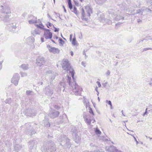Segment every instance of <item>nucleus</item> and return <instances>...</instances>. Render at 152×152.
Segmentation results:
<instances>
[{
	"label": "nucleus",
	"mask_w": 152,
	"mask_h": 152,
	"mask_svg": "<svg viewBox=\"0 0 152 152\" xmlns=\"http://www.w3.org/2000/svg\"><path fill=\"white\" fill-rule=\"evenodd\" d=\"M71 81V78L68 76L67 77V82L70 86V88H72L73 93L75 95H80L82 90V88L76 83L74 78Z\"/></svg>",
	"instance_id": "obj_1"
},
{
	"label": "nucleus",
	"mask_w": 152,
	"mask_h": 152,
	"mask_svg": "<svg viewBox=\"0 0 152 152\" xmlns=\"http://www.w3.org/2000/svg\"><path fill=\"white\" fill-rule=\"evenodd\" d=\"M56 149L54 143L50 140L41 148V151L43 152H56Z\"/></svg>",
	"instance_id": "obj_2"
},
{
	"label": "nucleus",
	"mask_w": 152,
	"mask_h": 152,
	"mask_svg": "<svg viewBox=\"0 0 152 152\" xmlns=\"http://www.w3.org/2000/svg\"><path fill=\"white\" fill-rule=\"evenodd\" d=\"M62 68L66 71H69V72L71 74L72 78H74V71L72 68L70 66L67 59H65L62 65Z\"/></svg>",
	"instance_id": "obj_3"
},
{
	"label": "nucleus",
	"mask_w": 152,
	"mask_h": 152,
	"mask_svg": "<svg viewBox=\"0 0 152 152\" xmlns=\"http://www.w3.org/2000/svg\"><path fill=\"white\" fill-rule=\"evenodd\" d=\"M62 138L61 144L63 145L64 147L69 148L71 147V144L70 142V140L65 135H63L61 136Z\"/></svg>",
	"instance_id": "obj_4"
},
{
	"label": "nucleus",
	"mask_w": 152,
	"mask_h": 152,
	"mask_svg": "<svg viewBox=\"0 0 152 152\" xmlns=\"http://www.w3.org/2000/svg\"><path fill=\"white\" fill-rule=\"evenodd\" d=\"M83 117L85 122L88 125L91 124V122L92 121L93 123L95 122V120L93 118L91 119L90 116L88 114H86V113H83Z\"/></svg>",
	"instance_id": "obj_5"
},
{
	"label": "nucleus",
	"mask_w": 152,
	"mask_h": 152,
	"mask_svg": "<svg viewBox=\"0 0 152 152\" xmlns=\"http://www.w3.org/2000/svg\"><path fill=\"white\" fill-rule=\"evenodd\" d=\"M20 79L19 75L18 73L15 74L13 76L11 80V82L13 83L15 86H17L18 84Z\"/></svg>",
	"instance_id": "obj_6"
},
{
	"label": "nucleus",
	"mask_w": 152,
	"mask_h": 152,
	"mask_svg": "<svg viewBox=\"0 0 152 152\" xmlns=\"http://www.w3.org/2000/svg\"><path fill=\"white\" fill-rule=\"evenodd\" d=\"M25 115L30 117H33L36 115L35 111L31 109H27L24 112Z\"/></svg>",
	"instance_id": "obj_7"
},
{
	"label": "nucleus",
	"mask_w": 152,
	"mask_h": 152,
	"mask_svg": "<svg viewBox=\"0 0 152 152\" xmlns=\"http://www.w3.org/2000/svg\"><path fill=\"white\" fill-rule=\"evenodd\" d=\"M72 135L75 142L77 143H79L81 140V138L78 136L77 131L74 130L72 132Z\"/></svg>",
	"instance_id": "obj_8"
},
{
	"label": "nucleus",
	"mask_w": 152,
	"mask_h": 152,
	"mask_svg": "<svg viewBox=\"0 0 152 152\" xmlns=\"http://www.w3.org/2000/svg\"><path fill=\"white\" fill-rule=\"evenodd\" d=\"M47 47L50 52L54 54L59 53L60 50L57 48L52 47L49 45H47Z\"/></svg>",
	"instance_id": "obj_9"
},
{
	"label": "nucleus",
	"mask_w": 152,
	"mask_h": 152,
	"mask_svg": "<svg viewBox=\"0 0 152 152\" xmlns=\"http://www.w3.org/2000/svg\"><path fill=\"white\" fill-rule=\"evenodd\" d=\"M1 7L2 8L1 11L3 13V14H8L11 13L10 9L8 6L1 5Z\"/></svg>",
	"instance_id": "obj_10"
},
{
	"label": "nucleus",
	"mask_w": 152,
	"mask_h": 152,
	"mask_svg": "<svg viewBox=\"0 0 152 152\" xmlns=\"http://www.w3.org/2000/svg\"><path fill=\"white\" fill-rule=\"evenodd\" d=\"M10 15L8 14H4L1 15H0V19L4 22H7L10 20L9 18Z\"/></svg>",
	"instance_id": "obj_11"
},
{
	"label": "nucleus",
	"mask_w": 152,
	"mask_h": 152,
	"mask_svg": "<svg viewBox=\"0 0 152 152\" xmlns=\"http://www.w3.org/2000/svg\"><path fill=\"white\" fill-rule=\"evenodd\" d=\"M44 91L45 94L48 96H50L53 94V90L50 88L49 86L46 87Z\"/></svg>",
	"instance_id": "obj_12"
},
{
	"label": "nucleus",
	"mask_w": 152,
	"mask_h": 152,
	"mask_svg": "<svg viewBox=\"0 0 152 152\" xmlns=\"http://www.w3.org/2000/svg\"><path fill=\"white\" fill-rule=\"evenodd\" d=\"M30 123L26 124L25 125V126H28V125L30 126L29 128L28 129V128H27L26 132L27 134L32 135L34 134L36 132L34 129H31V127L30 126Z\"/></svg>",
	"instance_id": "obj_13"
},
{
	"label": "nucleus",
	"mask_w": 152,
	"mask_h": 152,
	"mask_svg": "<svg viewBox=\"0 0 152 152\" xmlns=\"http://www.w3.org/2000/svg\"><path fill=\"white\" fill-rule=\"evenodd\" d=\"M44 29L45 31L44 32V37L46 39H51L52 37V34L50 31V30L46 29Z\"/></svg>",
	"instance_id": "obj_14"
},
{
	"label": "nucleus",
	"mask_w": 152,
	"mask_h": 152,
	"mask_svg": "<svg viewBox=\"0 0 152 152\" xmlns=\"http://www.w3.org/2000/svg\"><path fill=\"white\" fill-rule=\"evenodd\" d=\"M106 150L109 152H122L116 149V147L113 145L106 147Z\"/></svg>",
	"instance_id": "obj_15"
},
{
	"label": "nucleus",
	"mask_w": 152,
	"mask_h": 152,
	"mask_svg": "<svg viewBox=\"0 0 152 152\" xmlns=\"http://www.w3.org/2000/svg\"><path fill=\"white\" fill-rule=\"evenodd\" d=\"M37 144V141L35 140L30 141L28 143V146L30 149H35Z\"/></svg>",
	"instance_id": "obj_16"
},
{
	"label": "nucleus",
	"mask_w": 152,
	"mask_h": 152,
	"mask_svg": "<svg viewBox=\"0 0 152 152\" xmlns=\"http://www.w3.org/2000/svg\"><path fill=\"white\" fill-rule=\"evenodd\" d=\"M109 12H111V13L110 15H113V18L114 19H115L116 20H119L121 19L124 20V17L123 16H121L120 15H116V14L115 13L113 12H112L111 11Z\"/></svg>",
	"instance_id": "obj_17"
},
{
	"label": "nucleus",
	"mask_w": 152,
	"mask_h": 152,
	"mask_svg": "<svg viewBox=\"0 0 152 152\" xmlns=\"http://www.w3.org/2000/svg\"><path fill=\"white\" fill-rule=\"evenodd\" d=\"M37 64L38 65L41 66L45 63V61L43 58L39 57L36 59Z\"/></svg>",
	"instance_id": "obj_18"
},
{
	"label": "nucleus",
	"mask_w": 152,
	"mask_h": 152,
	"mask_svg": "<svg viewBox=\"0 0 152 152\" xmlns=\"http://www.w3.org/2000/svg\"><path fill=\"white\" fill-rule=\"evenodd\" d=\"M59 114V112L55 110H53L51 113H50L49 115L53 118H54L58 117Z\"/></svg>",
	"instance_id": "obj_19"
},
{
	"label": "nucleus",
	"mask_w": 152,
	"mask_h": 152,
	"mask_svg": "<svg viewBox=\"0 0 152 152\" xmlns=\"http://www.w3.org/2000/svg\"><path fill=\"white\" fill-rule=\"evenodd\" d=\"M121 6H123V7L121 6L122 10H126L128 12V11L129 10V9L131 8V6L128 5L125 3H123L121 5Z\"/></svg>",
	"instance_id": "obj_20"
},
{
	"label": "nucleus",
	"mask_w": 152,
	"mask_h": 152,
	"mask_svg": "<svg viewBox=\"0 0 152 152\" xmlns=\"http://www.w3.org/2000/svg\"><path fill=\"white\" fill-rule=\"evenodd\" d=\"M90 146L91 147V148L92 149V151H91L90 152H99L100 151L98 149V147H97L93 143H91L90 144Z\"/></svg>",
	"instance_id": "obj_21"
},
{
	"label": "nucleus",
	"mask_w": 152,
	"mask_h": 152,
	"mask_svg": "<svg viewBox=\"0 0 152 152\" xmlns=\"http://www.w3.org/2000/svg\"><path fill=\"white\" fill-rule=\"evenodd\" d=\"M31 17L32 18V19L31 20H28V22L30 24L37 23V18L36 17L33 16H31Z\"/></svg>",
	"instance_id": "obj_22"
},
{
	"label": "nucleus",
	"mask_w": 152,
	"mask_h": 152,
	"mask_svg": "<svg viewBox=\"0 0 152 152\" xmlns=\"http://www.w3.org/2000/svg\"><path fill=\"white\" fill-rule=\"evenodd\" d=\"M85 9L88 16H90V14L92 13V10L90 7L89 6H86Z\"/></svg>",
	"instance_id": "obj_23"
},
{
	"label": "nucleus",
	"mask_w": 152,
	"mask_h": 152,
	"mask_svg": "<svg viewBox=\"0 0 152 152\" xmlns=\"http://www.w3.org/2000/svg\"><path fill=\"white\" fill-rule=\"evenodd\" d=\"M22 148V145L18 144H15L14 146V149L16 152H18Z\"/></svg>",
	"instance_id": "obj_24"
},
{
	"label": "nucleus",
	"mask_w": 152,
	"mask_h": 152,
	"mask_svg": "<svg viewBox=\"0 0 152 152\" xmlns=\"http://www.w3.org/2000/svg\"><path fill=\"white\" fill-rule=\"evenodd\" d=\"M8 27H9L10 30L14 29H15L16 27V23H13L9 24L8 25Z\"/></svg>",
	"instance_id": "obj_25"
},
{
	"label": "nucleus",
	"mask_w": 152,
	"mask_h": 152,
	"mask_svg": "<svg viewBox=\"0 0 152 152\" xmlns=\"http://www.w3.org/2000/svg\"><path fill=\"white\" fill-rule=\"evenodd\" d=\"M140 9H139L137 10L136 12H134L135 10L134 9H133V10H129L128 11V12H130L131 14L134 15L136 14H140Z\"/></svg>",
	"instance_id": "obj_26"
},
{
	"label": "nucleus",
	"mask_w": 152,
	"mask_h": 152,
	"mask_svg": "<svg viewBox=\"0 0 152 152\" xmlns=\"http://www.w3.org/2000/svg\"><path fill=\"white\" fill-rule=\"evenodd\" d=\"M19 67L24 70H27L28 69V64H23L20 66Z\"/></svg>",
	"instance_id": "obj_27"
},
{
	"label": "nucleus",
	"mask_w": 152,
	"mask_h": 152,
	"mask_svg": "<svg viewBox=\"0 0 152 152\" xmlns=\"http://www.w3.org/2000/svg\"><path fill=\"white\" fill-rule=\"evenodd\" d=\"M48 121V120L47 119L46 120H44L43 121V123L44 124V125L47 127L50 126V124Z\"/></svg>",
	"instance_id": "obj_28"
},
{
	"label": "nucleus",
	"mask_w": 152,
	"mask_h": 152,
	"mask_svg": "<svg viewBox=\"0 0 152 152\" xmlns=\"http://www.w3.org/2000/svg\"><path fill=\"white\" fill-rule=\"evenodd\" d=\"M107 0H95L96 3L102 5L104 4Z\"/></svg>",
	"instance_id": "obj_29"
},
{
	"label": "nucleus",
	"mask_w": 152,
	"mask_h": 152,
	"mask_svg": "<svg viewBox=\"0 0 152 152\" xmlns=\"http://www.w3.org/2000/svg\"><path fill=\"white\" fill-rule=\"evenodd\" d=\"M68 1V5L69 8L70 10L72 9V5L71 3V0H67Z\"/></svg>",
	"instance_id": "obj_30"
},
{
	"label": "nucleus",
	"mask_w": 152,
	"mask_h": 152,
	"mask_svg": "<svg viewBox=\"0 0 152 152\" xmlns=\"http://www.w3.org/2000/svg\"><path fill=\"white\" fill-rule=\"evenodd\" d=\"M12 100L11 98H8L4 101L5 102L6 104H10L12 102Z\"/></svg>",
	"instance_id": "obj_31"
},
{
	"label": "nucleus",
	"mask_w": 152,
	"mask_h": 152,
	"mask_svg": "<svg viewBox=\"0 0 152 152\" xmlns=\"http://www.w3.org/2000/svg\"><path fill=\"white\" fill-rule=\"evenodd\" d=\"M84 10L83 9H82V19L86 20H87L86 18H85V16L84 14Z\"/></svg>",
	"instance_id": "obj_32"
},
{
	"label": "nucleus",
	"mask_w": 152,
	"mask_h": 152,
	"mask_svg": "<svg viewBox=\"0 0 152 152\" xmlns=\"http://www.w3.org/2000/svg\"><path fill=\"white\" fill-rule=\"evenodd\" d=\"M145 7H142V8L140 10V14H141V15H144L143 14V12L145 11Z\"/></svg>",
	"instance_id": "obj_33"
},
{
	"label": "nucleus",
	"mask_w": 152,
	"mask_h": 152,
	"mask_svg": "<svg viewBox=\"0 0 152 152\" xmlns=\"http://www.w3.org/2000/svg\"><path fill=\"white\" fill-rule=\"evenodd\" d=\"M151 37L150 36H147L145 37L141 40V42H142L144 40H152V38H150Z\"/></svg>",
	"instance_id": "obj_34"
},
{
	"label": "nucleus",
	"mask_w": 152,
	"mask_h": 152,
	"mask_svg": "<svg viewBox=\"0 0 152 152\" xmlns=\"http://www.w3.org/2000/svg\"><path fill=\"white\" fill-rule=\"evenodd\" d=\"M85 101L84 102V104L86 105V107H90V104L89 102L88 101L87 102V101H86L85 100Z\"/></svg>",
	"instance_id": "obj_35"
},
{
	"label": "nucleus",
	"mask_w": 152,
	"mask_h": 152,
	"mask_svg": "<svg viewBox=\"0 0 152 152\" xmlns=\"http://www.w3.org/2000/svg\"><path fill=\"white\" fill-rule=\"evenodd\" d=\"M26 93L27 95L29 96L32 94V93H33V92L31 91H27Z\"/></svg>",
	"instance_id": "obj_36"
},
{
	"label": "nucleus",
	"mask_w": 152,
	"mask_h": 152,
	"mask_svg": "<svg viewBox=\"0 0 152 152\" xmlns=\"http://www.w3.org/2000/svg\"><path fill=\"white\" fill-rule=\"evenodd\" d=\"M72 45H75L76 44V39L75 37L73 39L72 42Z\"/></svg>",
	"instance_id": "obj_37"
},
{
	"label": "nucleus",
	"mask_w": 152,
	"mask_h": 152,
	"mask_svg": "<svg viewBox=\"0 0 152 152\" xmlns=\"http://www.w3.org/2000/svg\"><path fill=\"white\" fill-rule=\"evenodd\" d=\"M72 11L73 12L77 15L78 14L77 12V9L76 7L75 6H74V7L73 10Z\"/></svg>",
	"instance_id": "obj_38"
},
{
	"label": "nucleus",
	"mask_w": 152,
	"mask_h": 152,
	"mask_svg": "<svg viewBox=\"0 0 152 152\" xmlns=\"http://www.w3.org/2000/svg\"><path fill=\"white\" fill-rule=\"evenodd\" d=\"M106 102L108 104L110 105L111 109H112L113 107L111 102L110 101L106 100Z\"/></svg>",
	"instance_id": "obj_39"
},
{
	"label": "nucleus",
	"mask_w": 152,
	"mask_h": 152,
	"mask_svg": "<svg viewBox=\"0 0 152 152\" xmlns=\"http://www.w3.org/2000/svg\"><path fill=\"white\" fill-rule=\"evenodd\" d=\"M145 11L147 12H149L151 13V10L149 8H145Z\"/></svg>",
	"instance_id": "obj_40"
},
{
	"label": "nucleus",
	"mask_w": 152,
	"mask_h": 152,
	"mask_svg": "<svg viewBox=\"0 0 152 152\" xmlns=\"http://www.w3.org/2000/svg\"><path fill=\"white\" fill-rule=\"evenodd\" d=\"M46 25L48 28H49V26H53V27L54 26L53 24L50 23V22H48V23L46 24Z\"/></svg>",
	"instance_id": "obj_41"
},
{
	"label": "nucleus",
	"mask_w": 152,
	"mask_h": 152,
	"mask_svg": "<svg viewBox=\"0 0 152 152\" xmlns=\"http://www.w3.org/2000/svg\"><path fill=\"white\" fill-rule=\"evenodd\" d=\"M21 76L22 77H24L25 76H26L27 75V74L25 72H21L20 73Z\"/></svg>",
	"instance_id": "obj_42"
},
{
	"label": "nucleus",
	"mask_w": 152,
	"mask_h": 152,
	"mask_svg": "<svg viewBox=\"0 0 152 152\" xmlns=\"http://www.w3.org/2000/svg\"><path fill=\"white\" fill-rule=\"evenodd\" d=\"M89 112L90 113H91L93 115H94V113L93 112L91 109L90 107H89Z\"/></svg>",
	"instance_id": "obj_43"
},
{
	"label": "nucleus",
	"mask_w": 152,
	"mask_h": 152,
	"mask_svg": "<svg viewBox=\"0 0 152 152\" xmlns=\"http://www.w3.org/2000/svg\"><path fill=\"white\" fill-rule=\"evenodd\" d=\"M95 132L97 134H100L101 133V132L98 129H96V130Z\"/></svg>",
	"instance_id": "obj_44"
},
{
	"label": "nucleus",
	"mask_w": 152,
	"mask_h": 152,
	"mask_svg": "<svg viewBox=\"0 0 152 152\" xmlns=\"http://www.w3.org/2000/svg\"><path fill=\"white\" fill-rule=\"evenodd\" d=\"M60 85L61 86H62L63 88H64L65 87V84L64 82H61L60 83Z\"/></svg>",
	"instance_id": "obj_45"
},
{
	"label": "nucleus",
	"mask_w": 152,
	"mask_h": 152,
	"mask_svg": "<svg viewBox=\"0 0 152 152\" xmlns=\"http://www.w3.org/2000/svg\"><path fill=\"white\" fill-rule=\"evenodd\" d=\"M63 117H64L63 116L60 117V119L61 120L60 121V122L61 123H63L64 121L63 120Z\"/></svg>",
	"instance_id": "obj_46"
},
{
	"label": "nucleus",
	"mask_w": 152,
	"mask_h": 152,
	"mask_svg": "<svg viewBox=\"0 0 152 152\" xmlns=\"http://www.w3.org/2000/svg\"><path fill=\"white\" fill-rule=\"evenodd\" d=\"M30 39H31V40H32L31 42H34V38H33L32 37H29L28 38V40H30Z\"/></svg>",
	"instance_id": "obj_47"
},
{
	"label": "nucleus",
	"mask_w": 152,
	"mask_h": 152,
	"mask_svg": "<svg viewBox=\"0 0 152 152\" xmlns=\"http://www.w3.org/2000/svg\"><path fill=\"white\" fill-rule=\"evenodd\" d=\"M53 27L55 28L54 31L55 32H58L59 31V28H56L54 26H53Z\"/></svg>",
	"instance_id": "obj_48"
},
{
	"label": "nucleus",
	"mask_w": 152,
	"mask_h": 152,
	"mask_svg": "<svg viewBox=\"0 0 152 152\" xmlns=\"http://www.w3.org/2000/svg\"><path fill=\"white\" fill-rule=\"evenodd\" d=\"M59 40L60 41L59 43L62 44L64 42V41L61 38H59Z\"/></svg>",
	"instance_id": "obj_49"
},
{
	"label": "nucleus",
	"mask_w": 152,
	"mask_h": 152,
	"mask_svg": "<svg viewBox=\"0 0 152 152\" xmlns=\"http://www.w3.org/2000/svg\"><path fill=\"white\" fill-rule=\"evenodd\" d=\"M132 136L134 138L135 141L136 142V144L137 145L138 144V142L137 140L136 139V138H135V137L133 135H132Z\"/></svg>",
	"instance_id": "obj_50"
},
{
	"label": "nucleus",
	"mask_w": 152,
	"mask_h": 152,
	"mask_svg": "<svg viewBox=\"0 0 152 152\" xmlns=\"http://www.w3.org/2000/svg\"><path fill=\"white\" fill-rule=\"evenodd\" d=\"M151 50V48H145L143 49V51H145L146 50Z\"/></svg>",
	"instance_id": "obj_51"
},
{
	"label": "nucleus",
	"mask_w": 152,
	"mask_h": 152,
	"mask_svg": "<svg viewBox=\"0 0 152 152\" xmlns=\"http://www.w3.org/2000/svg\"><path fill=\"white\" fill-rule=\"evenodd\" d=\"M110 71L109 70H108L107 72H106V74L107 75H110Z\"/></svg>",
	"instance_id": "obj_52"
},
{
	"label": "nucleus",
	"mask_w": 152,
	"mask_h": 152,
	"mask_svg": "<svg viewBox=\"0 0 152 152\" xmlns=\"http://www.w3.org/2000/svg\"><path fill=\"white\" fill-rule=\"evenodd\" d=\"M96 83H97L99 87H100L101 85V84H100V82L99 81H97L96 82Z\"/></svg>",
	"instance_id": "obj_53"
},
{
	"label": "nucleus",
	"mask_w": 152,
	"mask_h": 152,
	"mask_svg": "<svg viewBox=\"0 0 152 152\" xmlns=\"http://www.w3.org/2000/svg\"><path fill=\"white\" fill-rule=\"evenodd\" d=\"M147 108H146L145 110V112L143 114V116H145V115H147L148 113L147 112Z\"/></svg>",
	"instance_id": "obj_54"
},
{
	"label": "nucleus",
	"mask_w": 152,
	"mask_h": 152,
	"mask_svg": "<svg viewBox=\"0 0 152 152\" xmlns=\"http://www.w3.org/2000/svg\"><path fill=\"white\" fill-rule=\"evenodd\" d=\"M55 78V77L54 76H53L51 77V78H50V80L51 81H52L53 79H54Z\"/></svg>",
	"instance_id": "obj_55"
},
{
	"label": "nucleus",
	"mask_w": 152,
	"mask_h": 152,
	"mask_svg": "<svg viewBox=\"0 0 152 152\" xmlns=\"http://www.w3.org/2000/svg\"><path fill=\"white\" fill-rule=\"evenodd\" d=\"M83 54L85 56V58H86L87 56L86 55V53H85V50H84L83 51Z\"/></svg>",
	"instance_id": "obj_56"
},
{
	"label": "nucleus",
	"mask_w": 152,
	"mask_h": 152,
	"mask_svg": "<svg viewBox=\"0 0 152 152\" xmlns=\"http://www.w3.org/2000/svg\"><path fill=\"white\" fill-rule=\"evenodd\" d=\"M54 108L57 110L59 108V107L58 105H55L54 106Z\"/></svg>",
	"instance_id": "obj_57"
},
{
	"label": "nucleus",
	"mask_w": 152,
	"mask_h": 152,
	"mask_svg": "<svg viewBox=\"0 0 152 152\" xmlns=\"http://www.w3.org/2000/svg\"><path fill=\"white\" fill-rule=\"evenodd\" d=\"M81 64L82 65L84 66L85 67L86 66V63L84 62H83L82 61V62H81Z\"/></svg>",
	"instance_id": "obj_58"
},
{
	"label": "nucleus",
	"mask_w": 152,
	"mask_h": 152,
	"mask_svg": "<svg viewBox=\"0 0 152 152\" xmlns=\"http://www.w3.org/2000/svg\"><path fill=\"white\" fill-rule=\"evenodd\" d=\"M36 25L37 26V27L40 28H41V29L43 28V27H42L38 25Z\"/></svg>",
	"instance_id": "obj_59"
},
{
	"label": "nucleus",
	"mask_w": 152,
	"mask_h": 152,
	"mask_svg": "<svg viewBox=\"0 0 152 152\" xmlns=\"http://www.w3.org/2000/svg\"><path fill=\"white\" fill-rule=\"evenodd\" d=\"M73 1L75 3L76 5H78V3H77V1L75 0H73Z\"/></svg>",
	"instance_id": "obj_60"
},
{
	"label": "nucleus",
	"mask_w": 152,
	"mask_h": 152,
	"mask_svg": "<svg viewBox=\"0 0 152 152\" xmlns=\"http://www.w3.org/2000/svg\"><path fill=\"white\" fill-rule=\"evenodd\" d=\"M142 40V39H141V40H139L137 41V43H136V44H139L140 42Z\"/></svg>",
	"instance_id": "obj_61"
},
{
	"label": "nucleus",
	"mask_w": 152,
	"mask_h": 152,
	"mask_svg": "<svg viewBox=\"0 0 152 152\" xmlns=\"http://www.w3.org/2000/svg\"><path fill=\"white\" fill-rule=\"evenodd\" d=\"M63 8H64V11L65 12H66V11L65 8V7L64 5H63Z\"/></svg>",
	"instance_id": "obj_62"
},
{
	"label": "nucleus",
	"mask_w": 152,
	"mask_h": 152,
	"mask_svg": "<svg viewBox=\"0 0 152 152\" xmlns=\"http://www.w3.org/2000/svg\"><path fill=\"white\" fill-rule=\"evenodd\" d=\"M149 2L151 5H152V0H149Z\"/></svg>",
	"instance_id": "obj_63"
},
{
	"label": "nucleus",
	"mask_w": 152,
	"mask_h": 152,
	"mask_svg": "<svg viewBox=\"0 0 152 152\" xmlns=\"http://www.w3.org/2000/svg\"><path fill=\"white\" fill-rule=\"evenodd\" d=\"M103 140L104 141H108V139H106V138H104V139H103Z\"/></svg>",
	"instance_id": "obj_64"
}]
</instances>
